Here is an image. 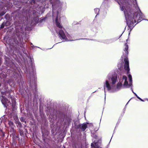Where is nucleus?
I'll return each instance as SVG.
<instances>
[{"instance_id": "11", "label": "nucleus", "mask_w": 148, "mask_h": 148, "mask_svg": "<svg viewBox=\"0 0 148 148\" xmlns=\"http://www.w3.org/2000/svg\"><path fill=\"white\" fill-rule=\"evenodd\" d=\"M125 39L126 40V42H125V47L124 50L125 52L127 54V55L128 53V47L127 44V40L128 39L125 38Z\"/></svg>"}, {"instance_id": "37", "label": "nucleus", "mask_w": 148, "mask_h": 148, "mask_svg": "<svg viewBox=\"0 0 148 148\" xmlns=\"http://www.w3.org/2000/svg\"><path fill=\"white\" fill-rule=\"evenodd\" d=\"M146 100H147V101H148V99H146Z\"/></svg>"}, {"instance_id": "9", "label": "nucleus", "mask_w": 148, "mask_h": 148, "mask_svg": "<svg viewBox=\"0 0 148 148\" xmlns=\"http://www.w3.org/2000/svg\"><path fill=\"white\" fill-rule=\"evenodd\" d=\"M117 79V75L114 74L112 75L111 79L112 83V84H115Z\"/></svg>"}, {"instance_id": "18", "label": "nucleus", "mask_w": 148, "mask_h": 148, "mask_svg": "<svg viewBox=\"0 0 148 148\" xmlns=\"http://www.w3.org/2000/svg\"><path fill=\"white\" fill-rule=\"evenodd\" d=\"M16 124L17 125V126L20 128H21L22 127V125L21 123L19 121H17L16 123Z\"/></svg>"}, {"instance_id": "20", "label": "nucleus", "mask_w": 148, "mask_h": 148, "mask_svg": "<svg viewBox=\"0 0 148 148\" xmlns=\"http://www.w3.org/2000/svg\"><path fill=\"white\" fill-rule=\"evenodd\" d=\"M128 77L129 79V82H132V76L131 75L129 74L128 75Z\"/></svg>"}, {"instance_id": "31", "label": "nucleus", "mask_w": 148, "mask_h": 148, "mask_svg": "<svg viewBox=\"0 0 148 148\" xmlns=\"http://www.w3.org/2000/svg\"><path fill=\"white\" fill-rule=\"evenodd\" d=\"M1 62H2L1 58L0 57V65H1Z\"/></svg>"}, {"instance_id": "22", "label": "nucleus", "mask_w": 148, "mask_h": 148, "mask_svg": "<svg viewBox=\"0 0 148 148\" xmlns=\"http://www.w3.org/2000/svg\"><path fill=\"white\" fill-rule=\"evenodd\" d=\"M96 144L95 143L93 144V143H92L91 144V146L92 147V148H96L95 147V145H96ZM98 147H96V148H97Z\"/></svg>"}, {"instance_id": "15", "label": "nucleus", "mask_w": 148, "mask_h": 148, "mask_svg": "<svg viewBox=\"0 0 148 148\" xmlns=\"http://www.w3.org/2000/svg\"><path fill=\"white\" fill-rule=\"evenodd\" d=\"M19 131L20 135L21 136H24V132L22 130L19 129Z\"/></svg>"}, {"instance_id": "2", "label": "nucleus", "mask_w": 148, "mask_h": 148, "mask_svg": "<svg viewBox=\"0 0 148 148\" xmlns=\"http://www.w3.org/2000/svg\"><path fill=\"white\" fill-rule=\"evenodd\" d=\"M124 61V69L125 70L127 71V73L129 74L130 73V69L128 58L127 57L125 58Z\"/></svg>"}, {"instance_id": "34", "label": "nucleus", "mask_w": 148, "mask_h": 148, "mask_svg": "<svg viewBox=\"0 0 148 148\" xmlns=\"http://www.w3.org/2000/svg\"><path fill=\"white\" fill-rule=\"evenodd\" d=\"M5 92H1V93L2 94V95H5Z\"/></svg>"}, {"instance_id": "38", "label": "nucleus", "mask_w": 148, "mask_h": 148, "mask_svg": "<svg viewBox=\"0 0 148 148\" xmlns=\"http://www.w3.org/2000/svg\"><path fill=\"white\" fill-rule=\"evenodd\" d=\"M12 66H13L14 64H13L12 63Z\"/></svg>"}, {"instance_id": "16", "label": "nucleus", "mask_w": 148, "mask_h": 148, "mask_svg": "<svg viewBox=\"0 0 148 148\" xmlns=\"http://www.w3.org/2000/svg\"><path fill=\"white\" fill-rule=\"evenodd\" d=\"M58 1V0H50V2L52 5L55 4Z\"/></svg>"}, {"instance_id": "3", "label": "nucleus", "mask_w": 148, "mask_h": 148, "mask_svg": "<svg viewBox=\"0 0 148 148\" xmlns=\"http://www.w3.org/2000/svg\"><path fill=\"white\" fill-rule=\"evenodd\" d=\"M88 123H84L82 124H79L78 125H75V128L76 129H81L82 132L84 131L86 129L87 127V124Z\"/></svg>"}, {"instance_id": "1", "label": "nucleus", "mask_w": 148, "mask_h": 148, "mask_svg": "<svg viewBox=\"0 0 148 148\" xmlns=\"http://www.w3.org/2000/svg\"><path fill=\"white\" fill-rule=\"evenodd\" d=\"M124 12L127 24L131 30L134 26V23L136 22L137 23H139L144 19V15L139 8L136 9V11L134 12L133 14L131 12H132L131 10L128 12L125 9Z\"/></svg>"}, {"instance_id": "29", "label": "nucleus", "mask_w": 148, "mask_h": 148, "mask_svg": "<svg viewBox=\"0 0 148 148\" xmlns=\"http://www.w3.org/2000/svg\"><path fill=\"white\" fill-rule=\"evenodd\" d=\"M4 25H2L1 27V28H4Z\"/></svg>"}, {"instance_id": "7", "label": "nucleus", "mask_w": 148, "mask_h": 148, "mask_svg": "<svg viewBox=\"0 0 148 148\" xmlns=\"http://www.w3.org/2000/svg\"><path fill=\"white\" fill-rule=\"evenodd\" d=\"M59 34L60 37L63 39L66 40L67 38L65 35L62 29H60L59 32Z\"/></svg>"}, {"instance_id": "6", "label": "nucleus", "mask_w": 148, "mask_h": 148, "mask_svg": "<svg viewBox=\"0 0 148 148\" xmlns=\"http://www.w3.org/2000/svg\"><path fill=\"white\" fill-rule=\"evenodd\" d=\"M18 40L17 39H15L14 42L16 45L20 47H21V45H22V42L23 41V38L21 37L18 36Z\"/></svg>"}, {"instance_id": "30", "label": "nucleus", "mask_w": 148, "mask_h": 148, "mask_svg": "<svg viewBox=\"0 0 148 148\" xmlns=\"http://www.w3.org/2000/svg\"><path fill=\"white\" fill-rule=\"evenodd\" d=\"M121 10L122 11H123L124 10V7L123 6L121 8Z\"/></svg>"}, {"instance_id": "33", "label": "nucleus", "mask_w": 148, "mask_h": 148, "mask_svg": "<svg viewBox=\"0 0 148 148\" xmlns=\"http://www.w3.org/2000/svg\"><path fill=\"white\" fill-rule=\"evenodd\" d=\"M130 82V84H129V86H130L131 85H132V82Z\"/></svg>"}, {"instance_id": "36", "label": "nucleus", "mask_w": 148, "mask_h": 148, "mask_svg": "<svg viewBox=\"0 0 148 148\" xmlns=\"http://www.w3.org/2000/svg\"><path fill=\"white\" fill-rule=\"evenodd\" d=\"M45 19V18H43L42 19V21L43 20H44Z\"/></svg>"}, {"instance_id": "23", "label": "nucleus", "mask_w": 148, "mask_h": 148, "mask_svg": "<svg viewBox=\"0 0 148 148\" xmlns=\"http://www.w3.org/2000/svg\"><path fill=\"white\" fill-rule=\"evenodd\" d=\"M20 121L22 122H24L25 119H24V117H21L20 118Z\"/></svg>"}, {"instance_id": "10", "label": "nucleus", "mask_w": 148, "mask_h": 148, "mask_svg": "<svg viewBox=\"0 0 148 148\" xmlns=\"http://www.w3.org/2000/svg\"><path fill=\"white\" fill-rule=\"evenodd\" d=\"M58 113L59 114V118L60 119H64L65 117V113L60 111H59Z\"/></svg>"}, {"instance_id": "27", "label": "nucleus", "mask_w": 148, "mask_h": 148, "mask_svg": "<svg viewBox=\"0 0 148 148\" xmlns=\"http://www.w3.org/2000/svg\"><path fill=\"white\" fill-rule=\"evenodd\" d=\"M122 38H121L120 39V42H124L125 43L126 42H125V41H123V40L122 39Z\"/></svg>"}, {"instance_id": "19", "label": "nucleus", "mask_w": 148, "mask_h": 148, "mask_svg": "<svg viewBox=\"0 0 148 148\" xmlns=\"http://www.w3.org/2000/svg\"><path fill=\"white\" fill-rule=\"evenodd\" d=\"M30 1L31 2V3L32 5H33L36 3V1L37 0H28Z\"/></svg>"}, {"instance_id": "24", "label": "nucleus", "mask_w": 148, "mask_h": 148, "mask_svg": "<svg viewBox=\"0 0 148 148\" xmlns=\"http://www.w3.org/2000/svg\"><path fill=\"white\" fill-rule=\"evenodd\" d=\"M5 12H2L0 13V16H3L5 14Z\"/></svg>"}, {"instance_id": "25", "label": "nucleus", "mask_w": 148, "mask_h": 148, "mask_svg": "<svg viewBox=\"0 0 148 148\" xmlns=\"http://www.w3.org/2000/svg\"><path fill=\"white\" fill-rule=\"evenodd\" d=\"M123 79L125 80V81L127 80V78L126 76L124 75L123 77Z\"/></svg>"}, {"instance_id": "35", "label": "nucleus", "mask_w": 148, "mask_h": 148, "mask_svg": "<svg viewBox=\"0 0 148 148\" xmlns=\"http://www.w3.org/2000/svg\"><path fill=\"white\" fill-rule=\"evenodd\" d=\"M8 15V14H6V15H5V17L6 16Z\"/></svg>"}, {"instance_id": "26", "label": "nucleus", "mask_w": 148, "mask_h": 148, "mask_svg": "<svg viewBox=\"0 0 148 148\" xmlns=\"http://www.w3.org/2000/svg\"><path fill=\"white\" fill-rule=\"evenodd\" d=\"M14 74L15 75H16V79L17 78V76H18V74L15 72H14Z\"/></svg>"}, {"instance_id": "12", "label": "nucleus", "mask_w": 148, "mask_h": 148, "mask_svg": "<svg viewBox=\"0 0 148 148\" xmlns=\"http://www.w3.org/2000/svg\"><path fill=\"white\" fill-rule=\"evenodd\" d=\"M9 58L6 57L5 58V61L4 62V63L5 64H6L7 66H10V67H11V62L9 61Z\"/></svg>"}, {"instance_id": "21", "label": "nucleus", "mask_w": 148, "mask_h": 148, "mask_svg": "<svg viewBox=\"0 0 148 148\" xmlns=\"http://www.w3.org/2000/svg\"><path fill=\"white\" fill-rule=\"evenodd\" d=\"M128 85V82L127 80L125 81L124 85V86H127Z\"/></svg>"}, {"instance_id": "14", "label": "nucleus", "mask_w": 148, "mask_h": 148, "mask_svg": "<svg viewBox=\"0 0 148 148\" xmlns=\"http://www.w3.org/2000/svg\"><path fill=\"white\" fill-rule=\"evenodd\" d=\"M105 85L106 86L108 90H109L111 89V88L108 81L106 80Z\"/></svg>"}, {"instance_id": "8", "label": "nucleus", "mask_w": 148, "mask_h": 148, "mask_svg": "<svg viewBox=\"0 0 148 148\" xmlns=\"http://www.w3.org/2000/svg\"><path fill=\"white\" fill-rule=\"evenodd\" d=\"M8 124L9 126L11 128V130L13 131V133H15V130L14 129L15 125H14L13 122L11 121H9Z\"/></svg>"}, {"instance_id": "4", "label": "nucleus", "mask_w": 148, "mask_h": 148, "mask_svg": "<svg viewBox=\"0 0 148 148\" xmlns=\"http://www.w3.org/2000/svg\"><path fill=\"white\" fill-rule=\"evenodd\" d=\"M1 97L3 98L1 100L2 103L6 107V105L8 106L11 105V103L10 101H9L4 96L2 95Z\"/></svg>"}, {"instance_id": "17", "label": "nucleus", "mask_w": 148, "mask_h": 148, "mask_svg": "<svg viewBox=\"0 0 148 148\" xmlns=\"http://www.w3.org/2000/svg\"><path fill=\"white\" fill-rule=\"evenodd\" d=\"M122 86V84L121 82H119L116 85L117 88H120Z\"/></svg>"}, {"instance_id": "13", "label": "nucleus", "mask_w": 148, "mask_h": 148, "mask_svg": "<svg viewBox=\"0 0 148 148\" xmlns=\"http://www.w3.org/2000/svg\"><path fill=\"white\" fill-rule=\"evenodd\" d=\"M56 23L57 27L62 29V26L60 25V23L58 21V16H57L56 18Z\"/></svg>"}, {"instance_id": "5", "label": "nucleus", "mask_w": 148, "mask_h": 148, "mask_svg": "<svg viewBox=\"0 0 148 148\" xmlns=\"http://www.w3.org/2000/svg\"><path fill=\"white\" fill-rule=\"evenodd\" d=\"M9 96H8V97L9 98H10L11 99L12 101V110L13 111H14L16 109V108H15L16 106V100L15 99L14 97L10 96V94H9Z\"/></svg>"}, {"instance_id": "32", "label": "nucleus", "mask_w": 148, "mask_h": 148, "mask_svg": "<svg viewBox=\"0 0 148 148\" xmlns=\"http://www.w3.org/2000/svg\"><path fill=\"white\" fill-rule=\"evenodd\" d=\"M135 95L136 97L138 99L139 97L136 93H135Z\"/></svg>"}, {"instance_id": "39", "label": "nucleus", "mask_w": 148, "mask_h": 148, "mask_svg": "<svg viewBox=\"0 0 148 148\" xmlns=\"http://www.w3.org/2000/svg\"><path fill=\"white\" fill-rule=\"evenodd\" d=\"M136 24H137V23H136V24H135V25H134L135 26V25H136Z\"/></svg>"}, {"instance_id": "28", "label": "nucleus", "mask_w": 148, "mask_h": 148, "mask_svg": "<svg viewBox=\"0 0 148 148\" xmlns=\"http://www.w3.org/2000/svg\"><path fill=\"white\" fill-rule=\"evenodd\" d=\"M138 99H139L140 100V101H144V100H143V99H142L140 97H139Z\"/></svg>"}]
</instances>
